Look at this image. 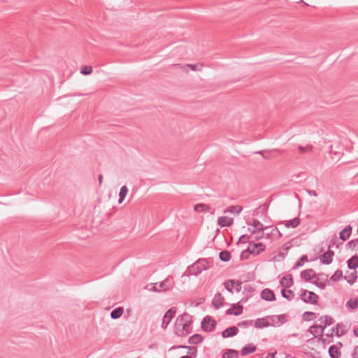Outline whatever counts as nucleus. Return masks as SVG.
<instances>
[{"mask_svg": "<svg viewBox=\"0 0 358 358\" xmlns=\"http://www.w3.org/2000/svg\"><path fill=\"white\" fill-rule=\"evenodd\" d=\"M191 316L185 313L178 316L175 322V333L178 336H185L191 331Z\"/></svg>", "mask_w": 358, "mask_h": 358, "instance_id": "f257e3e1", "label": "nucleus"}, {"mask_svg": "<svg viewBox=\"0 0 358 358\" xmlns=\"http://www.w3.org/2000/svg\"><path fill=\"white\" fill-rule=\"evenodd\" d=\"M209 268V262L207 259H199L192 265L188 267L187 271L189 275H197L203 271Z\"/></svg>", "mask_w": 358, "mask_h": 358, "instance_id": "f03ea898", "label": "nucleus"}, {"mask_svg": "<svg viewBox=\"0 0 358 358\" xmlns=\"http://www.w3.org/2000/svg\"><path fill=\"white\" fill-rule=\"evenodd\" d=\"M252 226L253 229L249 228V231L251 234H259L261 233V236H255V240L258 241L261 238H264V231H266L270 228V227H264L263 224L257 220H253Z\"/></svg>", "mask_w": 358, "mask_h": 358, "instance_id": "7ed1b4c3", "label": "nucleus"}, {"mask_svg": "<svg viewBox=\"0 0 358 358\" xmlns=\"http://www.w3.org/2000/svg\"><path fill=\"white\" fill-rule=\"evenodd\" d=\"M300 299L306 303L317 304L319 296L313 292L303 290L300 295Z\"/></svg>", "mask_w": 358, "mask_h": 358, "instance_id": "20e7f679", "label": "nucleus"}, {"mask_svg": "<svg viewBox=\"0 0 358 358\" xmlns=\"http://www.w3.org/2000/svg\"><path fill=\"white\" fill-rule=\"evenodd\" d=\"M266 246L262 243H255L254 241L249 242V246L247 249V252L250 254L257 255L261 252L264 251Z\"/></svg>", "mask_w": 358, "mask_h": 358, "instance_id": "39448f33", "label": "nucleus"}, {"mask_svg": "<svg viewBox=\"0 0 358 358\" xmlns=\"http://www.w3.org/2000/svg\"><path fill=\"white\" fill-rule=\"evenodd\" d=\"M216 326V322L210 316H206L203 318L201 322V327L205 331H213Z\"/></svg>", "mask_w": 358, "mask_h": 358, "instance_id": "423d86ee", "label": "nucleus"}, {"mask_svg": "<svg viewBox=\"0 0 358 358\" xmlns=\"http://www.w3.org/2000/svg\"><path fill=\"white\" fill-rule=\"evenodd\" d=\"M225 288L231 293L233 292L232 289L234 288L237 292L242 289V282L236 281L234 280H228L224 282Z\"/></svg>", "mask_w": 358, "mask_h": 358, "instance_id": "0eeeda50", "label": "nucleus"}, {"mask_svg": "<svg viewBox=\"0 0 358 358\" xmlns=\"http://www.w3.org/2000/svg\"><path fill=\"white\" fill-rule=\"evenodd\" d=\"M176 314V310L173 308L169 309L164 315L162 323V327L166 329L168 324L171 322V320Z\"/></svg>", "mask_w": 358, "mask_h": 358, "instance_id": "6e6552de", "label": "nucleus"}, {"mask_svg": "<svg viewBox=\"0 0 358 358\" xmlns=\"http://www.w3.org/2000/svg\"><path fill=\"white\" fill-rule=\"evenodd\" d=\"M261 297L266 301H273L275 300L274 292L268 288H265L262 291Z\"/></svg>", "mask_w": 358, "mask_h": 358, "instance_id": "1a4fd4ad", "label": "nucleus"}, {"mask_svg": "<svg viewBox=\"0 0 358 358\" xmlns=\"http://www.w3.org/2000/svg\"><path fill=\"white\" fill-rule=\"evenodd\" d=\"M334 252L328 250L325 253L320 256V259L323 264H330L332 262Z\"/></svg>", "mask_w": 358, "mask_h": 358, "instance_id": "9d476101", "label": "nucleus"}, {"mask_svg": "<svg viewBox=\"0 0 358 358\" xmlns=\"http://www.w3.org/2000/svg\"><path fill=\"white\" fill-rule=\"evenodd\" d=\"M159 291H166L171 289L173 285V280L171 277L166 278L164 281L159 283Z\"/></svg>", "mask_w": 358, "mask_h": 358, "instance_id": "9b49d317", "label": "nucleus"}, {"mask_svg": "<svg viewBox=\"0 0 358 358\" xmlns=\"http://www.w3.org/2000/svg\"><path fill=\"white\" fill-rule=\"evenodd\" d=\"M282 287L289 288L294 285V280L292 275H286L283 276L280 281Z\"/></svg>", "mask_w": 358, "mask_h": 358, "instance_id": "f8f14e48", "label": "nucleus"}, {"mask_svg": "<svg viewBox=\"0 0 358 358\" xmlns=\"http://www.w3.org/2000/svg\"><path fill=\"white\" fill-rule=\"evenodd\" d=\"M224 301V297L220 293L215 294L213 300V306L215 308H220L223 306Z\"/></svg>", "mask_w": 358, "mask_h": 358, "instance_id": "ddd939ff", "label": "nucleus"}, {"mask_svg": "<svg viewBox=\"0 0 358 358\" xmlns=\"http://www.w3.org/2000/svg\"><path fill=\"white\" fill-rule=\"evenodd\" d=\"M238 333V329L236 327H231L229 328H227L225 330H224L222 333V336L223 338H228L231 336H234L237 335Z\"/></svg>", "mask_w": 358, "mask_h": 358, "instance_id": "4468645a", "label": "nucleus"}, {"mask_svg": "<svg viewBox=\"0 0 358 358\" xmlns=\"http://www.w3.org/2000/svg\"><path fill=\"white\" fill-rule=\"evenodd\" d=\"M234 220L227 216L218 217L217 224L221 227H230L232 225Z\"/></svg>", "mask_w": 358, "mask_h": 358, "instance_id": "2eb2a0df", "label": "nucleus"}, {"mask_svg": "<svg viewBox=\"0 0 358 358\" xmlns=\"http://www.w3.org/2000/svg\"><path fill=\"white\" fill-rule=\"evenodd\" d=\"M243 306L241 305H233L232 307L227 310V314L234 315L236 316L240 315L243 313Z\"/></svg>", "mask_w": 358, "mask_h": 358, "instance_id": "dca6fc26", "label": "nucleus"}, {"mask_svg": "<svg viewBox=\"0 0 358 358\" xmlns=\"http://www.w3.org/2000/svg\"><path fill=\"white\" fill-rule=\"evenodd\" d=\"M352 227L350 225L346 226L339 234V238L345 241H346L352 234Z\"/></svg>", "mask_w": 358, "mask_h": 358, "instance_id": "f3484780", "label": "nucleus"}, {"mask_svg": "<svg viewBox=\"0 0 358 358\" xmlns=\"http://www.w3.org/2000/svg\"><path fill=\"white\" fill-rule=\"evenodd\" d=\"M269 320L278 326L282 325L285 321V315H272L269 317Z\"/></svg>", "mask_w": 358, "mask_h": 358, "instance_id": "a211bd4d", "label": "nucleus"}, {"mask_svg": "<svg viewBox=\"0 0 358 358\" xmlns=\"http://www.w3.org/2000/svg\"><path fill=\"white\" fill-rule=\"evenodd\" d=\"M310 332L314 336H322L324 334V329H322V324L313 325L310 327Z\"/></svg>", "mask_w": 358, "mask_h": 358, "instance_id": "6ab92c4d", "label": "nucleus"}, {"mask_svg": "<svg viewBox=\"0 0 358 358\" xmlns=\"http://www.w3.org/2000/svg\"><path fill=\"white\" fill-rule=\"evenodd\" d=\"M257 350V348L255 345H254L252 343L248 344L245 347H243L241 350V354L242 356H245L248 354L252 353L255 352Z\"/></svg>", "mask_w": 358, "mask_h": 358, "instance_id": "aec40b11", "label": "nucleus"}, {"mask_svg": "<svg viewBox=\"0 0 358 358\" xmlns=\"http://www.w3.org/2000/svg\"><path fill=\"white\" fill-rule=\"evenodd\" d=\"M301 277L306 281H310L315 277L314 271L313 269L304 270L301 273Z\"/></svg>", "mask_w": 358, "mask_h": 358, "instance_id": "412c9836", "label": "nucleus"}, {"mask_svg": "<svg viewBox=\"0 0 358 358\" xmlns=\"http://www.w3.org/2000/svg\"><path fill=\"white\" fill-rule=\"evenodd\" d=\"M329 354L331 358H340L341 352L336 345H331L329 348Z\"/></svg>", "mask_w": 358, "mask_h": 358, "instance_id": "4be33fe9", "label": "nucleus"}, {"mask_svg": "<svg viewBox=\"0 0 358 358\" xmlns=\"http://www.w3.org/2000/svg\"><path fill=\"white\" fill-rule=\"evenodd\" d=\"M320 324H322V329H324L327 326L331 325L333 323V319L331 317L325 315L320 318Z\"/></svg>", "mask_w": 358, "mask_h": 358, "instance_id": "5701e85b", "label": "nucleus"}, {"mask_svg": "<svg viewBox=\"0 0 358 358\" xmlns=\"http://www.w3.org/2000/svg\"><path fill=\"white\" fill-rule=\"evenodd\" d=\"M284 224L287 228H296L300 224V219L299 217H295L293 220L285 221Z\"/></svg>", "mask_w": 358, "mask_h": 358, "instance_id": "b1692460", "label": "nucleus"}, {"mask_svg": "<svg viewBox=\"0 0 358 358\" xmlns=\"http://www.w3.org/2000/svg\"><path fill=\"white\" fill-rule=\"evenodd\" d=\"M348 266L350 269H355L358 267V256L354 255L348 261Z\"/></svg>", "mask_w": 358, "mask_h": 358, "instance_id": "393cba45", "label": "nucleus"}, {"mask_svg": "<svg viewBox=\"0 0 358 358\" xmlns=\"http://www.w3.org/2000/svg\"><path fill=\"white\" fill-rule=\"evenodd\" d=\"M189 343L192 345H197L203 341V337L200 334H194L189 337Z\"/></svg>", "mask_w": 358, "mask_h": 358, "instance_id": "a878e982", "label": "nucleus"}, {"mask_svg": "<svg viewBox=\"0 0 358 358\" xmlns=\"http://www.w3.org/2000/svg\"><path fill=\"white\" fill-rule=\"evenodd\" d=\"M281 294L285 299L291 301L294 298V293L292 290L283 289L281 290Z\"/></svg>", "mask_w": 358, "mask_h": 358, "instance_id": "bb28decb", "label": "nucleus"}, {"mask_svg": "<svg viewBox=\"0 0 358 358\" xmlns=\"http://www.w3.org/2000/svg\"><path fill=\"white\" fill-rule=\"evenodd\" d=\"M124 311L123 308L118 307L113 310L110 313V317L113 319H118L121 317Z\"/></svg>", "mask_w": 358, "mask_h": 358, "instance_id": "cd10ccee", "label": "nucleus"}, {"mask_svg": "<svg viewBox=\"0 0 358 358\" xmlns=\"http://www.w3.org/2000/svg\"><path fill=\"white\" fill-rule=\"evenodd\" d=\"M194 209L196 212H205L208 211L210 209V207L204 203H199L196 204L194 207Z\"/></svg>", "mask_w": 358, "mask_h": 358, "instance_id": "c85d7f7f", "label": "nucleus"}, {"mask_svg": "<svg viewBox=\"0 0 358 358\" xmlns=\"http://www.w3.org/2000/svg\"><path fill=\"white\" fill-rule=\"evenodd\" d=\"M242 210L243 208L240 206H231L228 209L225 210L224 212L238 215Z\"/></svg>", "mask_w": 358, "mask_h": 358, "instance_id": "c756f323", "label": "nucleus"}, {"mask_svg": "<svg viewBox=\"0 0 358 358\" xmlns=\"http://www.w3.org/2000/svg\"><path fill=\"white\" fill-rule=\"evenodd\" d=\"M255 327L257 328H263V327H267L270 325V323L266 321L264 318L262 319H257L255 321Z\"/></svg>", "mask_w": 358, "mask_h": 358, "instance_id": "7c9ffc66", "label": "nucleus"}, {"mask_svg": "<svg viewBox=\"0 0 358 358\" xmlns=\"http://www.w3.org/2000/svg\"><path fill=\"white\" fill-rule=\"evenodd\" d=\"M222 358H238V352L235 350H228L223 353Z\"/></svg>", "mask_w": 358, "mask_h": 358, "instance_id": "2f4dec72", "label": "nucleus"}, {"mask_svg": "<svg viewBox=\"0 0 358 358\" xmlns=\"http://www.w3.org/2000/svg\"><path fill=\"white\" fill-rule=\"evenodd\" d=\"M127 193H128V188L127 187V186L122 187L120 189V193H119V200H118L119 203H121L124 201Z\"/></svg>", "mask_w": 358, "mask_h": 358, "instance_id": "473e14b6", "label": "nucleus"}, {"mask_svg": "<svg viewBox=\"0 0 358 358\" xmlns=\"http://www.w3.org/2000/svg\"><path fill=\"white\" fill-rule=\"evenodd\" d=\"M219 256L220 259L224 262L229 261L231 259V254L229 251L227 250L220 252Z\"/></svg>", "mask_w": 358, "mask_h": 358, "instance_id": "72a5a7b5", "label": "nucleus"}, {"mask_svg": "<svg viewBox=\"0 0 358 358\" xmlns=\"http://www.w3.org/2000/svg\"><path fill=\"white\" fill-rule=\"evenodd\" d=\"M203 66V64H185V67L189 68L192 71H201L202 70Z\"/></svg>", "mask_w": 358, "mask_h": 358, "instance_id": "f704fd0d", "label": "nucleus"}, {"mask_svg": "<svg viewBox=\"0 0 358 358\" xmlns=\"http://www.w3.org/2000/svg\"><path fill=\"white\" fill-rule=\"evenodd\" d=\"M298 149L301 154H303L305 152H310L313 149V146L311 145H307L306 146L299 145Z\"/></svg>", "mask_w": 358, "mask_h": 358, "instance_id": "c9c22d12", "label": "nucleus"}, {"mask_svg": "<svg viewBox=\"0 0 358 358\" xmlns=\"http://www.w3.org/2000/svg\"><path fill=\"white\" fill-rule=\"evenodd\" d=\"M347 305L350 308L355 310L358 308V299L351 298L348 300Z\"/></svg>", "mask_w": 358, "mask_h": 358, "instance_id": "e433bc0d", "label": "nucleus"}, {"mask_svg": "<svg viewBox=\"0 0 358 358\" xmlns=\"http://www.w3.org/2000/svg\"><path fill=\"white\" fill-rule=\"evenodd\" d=\"M303 317L304 320L310 321L316 317V314L313 312L307 311L303 313Z\"/></svg>", "mask_w": 358, "mask_h": 358, "instance_id": "4c0bfd02", "label": "nucleus"}, {"mask_svg": "<svg viewBox=\"0 0 358 358\" xmlns=\"http://www.w3.org/2000/svg\"><path fill=\"white\" fill-rule=\"evenodd\" d=\"M157 285H158V283H150V284H148L145 287V289H147L148 290L151 291V292H159V289L157 287Z\"/></svg>", "mask_w": 358, "mask_h": 358, "instance_id": "58836bf2", "label": "nucleus"}, {"mask_svg": "<svg viewBox=\"0 0 358 358\" xmlns=\"http://www.w3.org/2000/svg\"><path fill=\"white\" fill-rule=\"evenodd\" d=\"M92 72V68L90 66H85L82 68L80 73L83 75H90Z\"/></svg>", "mask_w": 358, "mask_h": 358, "instance_id": "ea45409f", "label": "nucleus"}, {"mask_svg": "<svg viewBox=\"0 0 358 358\" xmlns=\"http://www.w3.org/2000/svg\"><path fill=\"white\" fill-rule=\"evenodd\" d=\"M347 245L352 250L358 248V239H354L349 241Z\"/></svg>", "mask_w": 358, "mask_h": 358, "instance_id": "a19ab883", "label": "nucleus"}, {"mask_svg": "<svg viewBox=\"0 0 358 358\" xmlns=\"http://www.w3.org/2000/svg\"><path fill=\"white\" fill-rule=\"evenodd\" d=\"M304 261H308V257L306 255H303L299 260L296 263L294 268H297L301 266L303 264Z\"/></svg>", "mask_w": 358, "mask_h": 358, "instance_id": "79ce46f5", "label": "nucleus"}, {"mask_svg": "<svg viewBox=\"0 0 358 358\" xmlns=\"http://www.w3.org/2000/svg\"><path fill=\"white\" fill-rule=\"evenodd\" d=\"M343 276V273L341 271H336L334 274L331 276V279L334 281L338 280Z\"/></svg>", "mask_w": 358, "mask_h": 358, "instance_id": "37998d69", "label": "nucleus"}, {"mask_svg": "<svg viewBox=\"0 0 358 358\" xmlns=\"http://www.w3.org/2000/svg\"><path fill=\"white\" fill-rule=\"evenodd\" d=\"M255 291V289L252 286L250 285H246L243 287V292L249 294H252Z\"/></svg>", "mask_w": 358, "mask_h": 358, "instance_id": "c03bdc74", "label": "nucleus"}, {"mask_svg": "<svg viewBox=\"0 0 358 358\" xmlns=\"http://www.w3.org/2000/svg\"><path fill=\"white\" fill-rule=\"evenodd\" d=\"M250 236L248 235H242L239 238V242L247 243L249 241Z\"/></svg>", "mask_w": 358, "mask_h": 358, "instance_id": "a18cd8bd", "label": "nucleus"}, {"mask_svg": "<svg viewBox=\"0 0 358 358\" xmlns=\"http://www.w3.org/2000/svg\"><path fill=\"white\" fill-rule=\"evenodd\" d=\"M183 348H188L189 350V351L194 355V356H196V348L194 346H189V347H186V346H184Z\"/></svg>", "mask_w": 358, "mask_h": 358, "instance_id": "49530a36", "label": "nucleus"}, {"mask_svg": "<svg viewBox=\"0 0 358 358\" xmlns=\"http://www.w3.org/2000/svg\"><path fill=\"white\" fill-rule=\"evenodd\" d=\"M352 356H353V358H358V346H356L354 348Z\"/></svg>", "mask_w": 358, "mask_h": 358, "instance_id": "de8ad7c7", "label": "nucleus"}, {"mask_svg": "<svg viewBox=\"0 0 358 358\" xmlns=\"http://www.w3.org/2000/svg\"><path fill=\"white\" fill-rule=\"evenodd\" d=\"M340 326L341 325L339 324H337L336 326V328H334L332 329V331L335 332L336 335H337V336H339V334H338V329H339Z\"/></svg>", "mask_w": 358, "mask_h": 358, "instance_id": "09e8293b", "label": "nucleus"}, {"mask_svg": "<svg viewBox=\"0 0 358 358\" xmlns=\"http://www.w3.org/2000/svg\"><path fill=\"white\" fill-rule=\"evenodd\" d=\"M251 324V322H249V321H243L242 322H240L238 323V325L239 326H245V325H248V324Z\"/></svg>", "mask_w": 358, "mask_h": 358, "instance_id": "8fccbe9b", "label": "nucleus"}, {"mask_svg": "<svg viewBox=\"0 0 358 358\" xmlns=\"http://www.w3.org/2000/svg\"><path fill=\"white\" fill-rule=\"evenodd\" d=\"M315 285H317L321 289H324L325 284L323 282H315Z\"/></svg>", "mask_w": 358, "mask_h": 358, "instance_id": "3c124183", "label": "nucleus"}, {"mask_svg": "<svg viewBox=\"0 0 358 358\" xmlns=\"http://www.w3.org/2000/svg\"><path fill=\"white\" fill-rule=\"evenodd\" d=\"M308 193L310 195V196H317V193L314 190H308Z\"/></svg>", "mask_w": 358, "mask_h": 358, "instance_id": "603ef678", "label": "nucleus"}, {"mask_svg": "<svg viewBox=\"0 0 358 358\" xmlns=\"http://www.w3.org/2000/svg\"><path fill=\"white\" fill-rule=\"evenodd\" d=\"M98 179H99V184L101 186V184H102V181H103V176L102 175H99Z\"/></svg>", "mask_w": 358, "mask_h": 358, "instance_id": "864d4df0", "label": "nucleus"}, {"mask_svg": "<svg viewBox=\"0 0 358 358\" xmlns=\"http://www.w3.org/2000/svg\"><path fill=\"white\" fill-rule=\"evenodd\" d=\"M180 68H181V69H182L183 71H185V72H186V73H187V72H188V70H189V68H186V67H185V65L180 66Z\"/></svg>", "mask_w": 358, "mask_h": 358, "instance_id": "5fc2aeb1", "label": "nucleus"}, {"mask_svg": "<svg viewBox=\"0 0 358 358\" xmlns=\"http://www.w3.org/2000/svg\"><path fill=\"white\" fill-rule=\"evenodd\" d=\"M274 231L278 232V233L279 234V235H280V236H281V234H280V232L278 231V228H277V227L273 228V229H272V231H271V234H273Z\"/></svg>", "mask_w": 358, "mask_h": 358, "instance_id": "6e6d98bb", "label": "nucleus"}, {"mask_svg": "<svg viewBox=\"0 0 358 358\" xmlns=\"http://www.w3.org/2000/svg\"><path fill=\"white\" fill-rule=\"evenodd\" d=\"M264 238H270V234L269 233H265V231H264Z\"/></svg>", "mask_w": 358, "mask_h": 358, "instance_id": "4d7b16f0", "label": "nucleus"}, {"mask_svg": "<svg viewBox=\"0 0 358 358\" xmlns=\"http://www.w3.org/2000/svg\"><path fill=\"white\" fill-rule=\"evenodd\" d=\"M354 334L358 337V327L354 329Z\"/></svg>", "mask_w": 358, "mask_h": 358, "instance_id": "13d9d810", "label": "nucleus"}, {"mask_svg": "<svg viewBox=\"0 0 358 358\" xmlns=\"http://www.w3.org/2000/svg\"><path fill=\"white\" fill-rule=\"evenodd\" d=\"M275 355V353H269L268 354V356H270L271 358H274Z\"/></svg>", "mask_w": 358, "mask_h": 358, "instance_id": "bf43d9fd", "label": "nucleus"}, {"mask_svg": "<svg viewBox=\"0 0 358 358\" xmlns=\"http://www.w3.org/2000/svg\"><path fill=\"white\" fill-rule=\"evenodd\" d=\"M180 358H192V357H191V356L185 355V356L181 357Z\"/></svg>", "mask_w": 358, "mask_h": 358, "instance_id": "052dcab7", "label": "nucleus"}, {"mask_svg": "<svg viewBox=\"0 0 358 358\" xmlns=\"http://www.w3.org/2000/svg\"><path fill=\"white\" fill-rule=\"evenodd\" d=\"M356 278V276L355 277V278L352 280H348V282L349 283H353L355 282V279Z\"/></svg>", "mask_w": 358, "mask_h": 358, "instance_id": "680f3d73", "label": "nucleus"}, {"mask_svg": "<svg viewBox=\"0 0 358 358\" xmlns=\"http://www.w3.org/2000/svg\"><path fill=\"white\" fill-rule=\"evenodd\" d=\"M254 235H255V236H261V233L259 234H253Z\"/></svg>", "mask_w": 358, "mask_h": 358, "instance_id": "e2e57ef3", "label": "nucleus"}, {"mask_svg": "<svg viewBox=\"0 0 358 358\" xmlns=\"http://www.w3.org/2000/svg\"><path fill=\"white\" fill-rule=\"evenodd\" d=\"M257 153H258V154H260V155H263V151H259V152H257Z\"/></svg>", "mask_w": 358, "mask_h": 358, "instance_id": "0e129e2a", "label": "nucleus"}, {"mask_svg": "<svg viewBox=\"0 0 358 358\" xmlns=\"http://www.w3.org/2000/svg\"><path fill=\"white\" fill-rule=\"evenodd\" d=\"M299 3H304L303 0H300Z\"/></svg>", "mask_w": 358, "mask_h": 358, "instance_id": "69168bd1", "label": "nucleus"}, {"mask_svg": "<svg viewBox=\"0 0 358 358\" xmlns=\"http://www.w3.org/2000/svg\"><path fill=\"white\" fill-rule=\"evenodd\" d=\"M286 358H288V357H286Z\"/></svg>", "mask_w": 358, "mask_h": 358, "instance_id": "338daca9", "label": "nucleus"}]
</instances>
